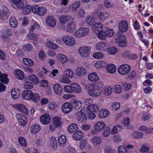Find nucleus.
Listing matches in <instances>:
<instances>
[{"label": "nucleus", "instance_id": "obj_1", "mask_svg": "<svg viewBox=\"0 0 153 153\" xmlns=\"http://www.w3.org/2000/svg\"><path fill=\"white\" fill-rule=\"evenodd\" d=\"M90 89L88 91V94L90 96L97 97L100 96L101 90L104 86V83L101 81L98 82L94 84L89 85Z\"/></svg>", "mask_w": 153, "mask_h": 153}, {"label": "nucleus", "instance_id": "obj_2", "mask_svg": "<svg viewBox=\"0 0 153 153\" xmlns=\"http://www.w3.org/2000/svg\"><path fill=\"white\" fill-rule=\"evenodd\" d=\"M77 119L81 123L86 121V108L84 107L81 111L78 112L77 114Z\"/></svg>", "mask_w": 153, "mask_h": 153}, {"label": "nucleus", "instance_id": "obj_3", "mask_svg": "<svg viewBox=\"0 0 153 153\" xmlns=\"http://www.w3.org/2000/svg\"><path fill=\"white\" fill-rule=\"evenodd\" d=\"M131 70L130 67L128 65H123L120 66L118 69L119 74L124 75L127 74Z\"/></svg>", "mask_w": 153, "mask_h": 153}, {"label": "nucleus", "instance_id": "obj_4", "mask_svg": "<svg viewBox=\"0 0 153 153\" xmlns=\"http://www.w3.org/2000/svg\"><path fill=\"white\" fill-rule=\"evenodd\" d=\"M128 24L125 20H121L118 24V27L119 31L121 32H125L128 29Z\"/></svg>", "mask_w": 153, "mask_h": 153}, {"label": "nucleus", "instance_id": "obj_5", "mask_svg": "<svg viewBox=\"0 0 153 153\" xmlns=\"http://www.w3.org/2000/svg\"><path fill=\"white\" fill-rule=\"evenodd\" d=\"M62 40L67 45L69 46H72L75 43L74 38L69 35L64 36L62 38Z\"/></svg>", "mask_w": 153, "mask_h": 153}, {"label": "nucleus", "instance_id": "obj_6", "mask_svg": "<svg viewBox=\"0 0 153 153\" xmlns=\"http://www.w3.org/2000/svg\"><path fill=\"white\" fill-rule=\"evenodd\" d=\"M73 108L72 104L69 102L65 103L62 105V110L63 112L68 114L72 110Z\"/></svg>", "mask_w": 153, "mask_h": 153}, {"label": "nucleus", "instance_id": "obj_7", "mask_svg": "<svg viewBox=\"0 0 153 153\" xmlns=\"http://www.w3.org/2000/svg\"><path fill=\"white\" fill-rule=\"evenodd\" d=\"M40 121L43 125H47L51 122V117L48 114H45L42 115L40 117Z\"/></svg>", "mask_w": 153, "mask_h": 153}, {"label": "nucleus", "instance_id": "obj_8", "mask_svg": "<svg viewBox=\"0 0 153 153\" xmlns=\"http://www.w3.org/2000/svg\"><path fill=\"white\" fill-rule=\"evenodd\" d=\"M106 126L105 123L102 121L96 122L94 124V127L95 130L100 131L103 130Z\"/></svg>", "mask_w": 153, "mask_h": 153}, {"label": "nucleus", "instance_id": "obj_9", "mask_svg": "<svg viewBox=\"0 0 153 153\" xmlns=\"http://www.w3.org/2000/svg\"><path fill=\"white\" fill-rule=\"evenodd\" d=\"M33 92L30 90H26L22 93L23 99L26 100H30L33 97Z\"/></svg>", "mask_w": 153, "mask_h": 153}, {"label": "nucleus", "instance_id": "obj_10", "mask_svg": "<svg viewBox=\"0 0 153 153\" xmlns=\"http://www.w3.org/2000/svg\"><path fill=\"white\" fill-rule=\"evenodd\" d=\"M73 19L68 21L66 24V30H64L65 31L69 32H72L76 29L75 24L73 23Z\"/></svg>", "mask_w": 153, "mask_h": 153}, {"label": "nucleus", "instance_id": "obj_11", "mask_svg": "<svg viewBox=\"0 0 153 153\" xmlns=\"http://www.w3.org/2000/svg\"><path fill=\"white\" fill-rule=\"evenodd\" d=\"M46 22L48 25L51 27H54L56 24V19L52 16H48L46 19Z\"/></svg>", "mask_w": 153, "mask_h": 153}, {"label": "nucleus", "instance_id": "obj_12", "mask_svg": "<svg viewBox=\"0 0 153 153\" xmlns=\"http://www.w3.org/2000/svg\"><path fill=\"white\" fill-rule=\"evenodd\" d=\"M103 25L101 22L96 23L94 25L93 30L94 33L97 34L98 32L102 31L103 30Z\"/></svg>", "mask_w": 153, "mask_h": 153}, {"label": "nucleus", "instance_id": "obj_13", "mask_svg": "<svg viewBox=\"0 0 153 153\" xmlns=\"http://www.w3.org/2000/svg\"><path fill=\"white\" fill-rule=\"evenodd\" d=\"M71 17L69 16H62L60 18L59 21L62 23V26L61 27V29L65 30V26H64V24L65 22H67L68 21H70L69 19L71 20Z\"/></svg>", "mask_w": 153, "mask_h": 153}, {"label": "nucleus", "instance_id": "obj_14", "mask_svg": "<svg viewBox=\"0 0 153 153\" xmlns=\"http://www.w3.org/2000/svg\"><path fill=\"white\" fill-rule=\"evenodd\" d=\"M86 33L85 28H81L76 30L74 33L75 36L78 38H80L85 35Z\"/></svg>", "mask_w": 153, "mask_h": 153}, {"label": "nucleus", "instance_id": "obj_15", "mask_svg": "<svg viewBox=\"0 0 153 153\" xmlns=\"http://www.w3.org/2000/svg\"><path fill=\"white\" fill-rule=\"evenodd\" d=\"M71 90L72 93L75 92L76 93H79L82 91V90L80 85L75 83L71 84Z\"/></svg>", "mask_w": 153, "mask_h": 153}, {"label": "nucleus", "instance_id": "obj_16", "mask_svg": "<svg viewBox=\"0 0 153 153\" xmlns=\"http://www.w3.org/2000/svg\"><path fill=\"white\" fill-rule=\"evenodd\" d=\"M86 73L85 68L82 67L77 68L76 70V74L79 77L83 76Z\"/></svg>", "mask_w": 153, "mask_h": 153}, {"label": "nucleus", "instance_id": "obj_17", "mask_svg": "<svg viewBox=\"0 0 153 153\" xmlns=\"http://www.w3.org/2000/svg\"><path fill=\"white\" fill-rule=\"evenodd\" d=\"M109 111L108 110L103 109L100 110L98 113L99 118H103L107 117L109 114Z\"/></svg>", "mask_w": 153, "mask_h": 153}, {"label": "nucleus", "instance_id": "obj_18", "mask_svg": "<svg viewBox=\"0 0 153 153\" xmlns=\"http://www.w3.org/2000/svg\"><path fill=\"white\" fill-rule=\"evenodd\" d=\"M99 79V76L97 74L94 72L90 74L88 76V79L92 82L98 80Z\"/></svg>", "mask_w": 153, "mask_h": 153}, {"label": "nucleus", "instance_id": "obj_19", "mask_svg": "<svg viewBox=\"0 0 153 153\" xmlns=\"http://www.w3.org/2000/svg\"><path fill=\"white\" fill-rule=\"evenodd\" d=\"M41 130V127L38 124L32 125L30 128V131L31 133L35 134L39 132Z\"/></svg>", "mask_w": 153, "mask_h": 153}, {"label": "nucleus", "instance_id": "obj_20", "mask_svg": "<svg viewBox=\"0 0 153 153\" xmlns=\"http://www.w3.org/2000/svg\"><path fill=\"white\" fill-rule=\"evenodd\" d=\"M14 4L16 7L17 9H21L24 6L23 0H12Z\"/></svg>", "mask_w": 153, "mask_h": 153}, {"label": "nucleus", "instance_id": "obj_21", "mask_svg": "<svg viewBox=\"0 0 153 153\" xmlns=\"http://www.w3.org/2000/svg\"><path fill=\"white\" fill-rule=\"evenodd\" d=\"M20 94L19 90L17 88H13L11 91V94L13 99H17Z\"/></svg>", "mask_w": 153, "mask_h": 153}, {"label": "nucleus", "instance_id": "obj_22", "mask_svg": "<svg viewBox=\"0 0 153 153\" xmlns=\"http://www.w3.org/2000/svg\"><path fill=\"white\" fill-rule=\"evenodd\" d=\"M83 136L82 132L79 130L74 133L73 135V138L75 140H79L81 139Z\"/></svg>", "mask_w": 153, "mask_h": 153}, {"label": "nucleus", "instance_id": "obj_23", "mask_svg": "<svg viewBox=\"0 0 153 153\" xmlns=\"http://www.w3.org/2000/svg\"><path fill=\"white\" fill-rule=\"evenodd\" d=\"M14 73L17 79H22L24 77V72L20 69H17L15 70Z\"/></svg>", "mask_w": 153, "mask_h": 153}, {"label": "nucleus", "instance_id": "obj_24", "mask_svg": "<svg viewBox=\"0 0 153 153\" xmlns=\"http://www.w3.org/2000/svg\"><path fill=\"white\" fill-rule=\"evenodd\" d=\"M54 91L57 94H60L62 93V89L59 84H56L53 86Z\"/></svg>", "mask_w": 153, "mask_h": 153}, {"label": "nucleus", "instance_id": "obj_25", "mask_svg": "<svg viewBox=\"0 0 153 153\" xmlns=\"http://www.w3.org/2000/svg\"><path fill=\"white\" fill-rule=\"evenodd\" d=\"M106 71L109 73L113 74L116 70V66L115 65L111 64L108 65L106 67Z\"/></svg>", "mask_w": 153, "mask_h": 153}, {"label": "nucleus", "instance_id": "obj_26", "mask_svg": "<svg viewBox=\"0 0 153 153\" xmlns=\"http://www.w3.org/2000/svg\"><path fill=\"white\" fill-rule=\"evenodd\" d=\"M72 103H73V106L75 109H79L82 105V102L81 101L76 99L73 100Z\"/></svg>", "mask_w": 153, "mask_h": 153}, {"label": "nucleus", "instance_id": "obj_27", "mask_svg": "<svg viewBox=\"0 0 153 153\" xmlns=\"http://www.w3.org/2000/svg\"><path fill=\"white\" fill-rule=\"evenodd\" d=\"M9 23L10 26L13 28H16L18 25V22L14 16H12L10 18Z\"/></svg>", "mask_w": 153, "mask_h": 153}, {"label": "nucleus", "instance_id": "obj_28", "mask_svg": "<svg viewBox=\"0 0 153 153\" xmlns=\"http://www.w3.org/2000/svg\"><path fill=\"white\" fill-rule=\"evenodd\" d=\"M0 80L2 83L7 84L9 81V79L7 77V75L2 74L0 71Z\"/></svg>", "mask_w": 153, "mask_h": 153}, {"label": "nucleus", "instance_id": "obj_29", "mask_svg": "<svg viewBox=\"0 0 153 153\" xmlns=\"http://www.w3.org/2000/svg\"><path fill=\"white\" fill-rule=\"evenodd\" d=\"M58 60L62 63H66L68 61V59L67 56L64 54H59L58 55Z\"/></svg>", "mask_w": 153, "mask_h": 153}, {"label": "nucleus", "instance_id": "obj_30", "mask_svg": "<svg viewBox=\"0 0 153 153\" xmlns=\"http://www.w3.org/2000/svg\"><path fill=\"white\" fill-rule=\"evenodd\" d=\"M87 108L89 111L92 112H97L99 110L98 106L94 104H91L88 105L87 107Z\"/></svg>", "mask_w": 153, "mask_h": 153}, {"label": "nucleus", "instance_id": "obj_31", "mask_svg": "<svg viewBox=\"0 0 153 153\" xmlns=\"http://www.w3.org/2000/svg\"><path fill=\"white\" fill-rule=\"evenodd\" d=\"M78 128V126L76 123H73L70 125L68 128V131L70 133L76 131Z\"/></svg>", "mask_w": 153, "mask_h": 153}, {"label": "nucleus", "instance_id": "obj_32", "mask_svg": "<svg viewBox=\"0 0 153 153\" xmlns=\"http://www.w3.org/2000/svg\"><path fill=\"white\" fill-rule=\"evenodd\" d=\"M109 14L106 12H103L100 14L99 18L101 21H104L108 18Z\"/></svg>", "mask_w": 153, "mask_h": 153}, {"label": "nucleus", "instance_id": "obj_33", "mask_svg": "<svg viewBox=\"0 0 153 153\" xmlns=\"http://www.w3.org/2000/svg\"><path fill=\"white\" fill-rule=\"evenodd\" d=\"M104 94L106 96L110 95L112 91V88L111 86H107L103 89Z\"/></svg>", "mask_w": 153, "mask_h": 153}, {"label": "nucleus", "instance_id": "obj_34", "mask_svg": "<svg viewBox=\"0 0 153 153\" xmlns=\"http://www.w3.org/2000/svg\"><path fill=\"white\" fill-rule=\"evenodd\" d=\"M13 33V31L11 29H7L1 35L2 37L3 38L6 39L8 36L12 35Z\"/></svg>", "mask_w": 153, "mask_h": 153}, {"label": "nucleus", "instance_id": "obj_35", "mask_svg": "<svg viewBox=\"0 0 153 153\" xmlns=\"http://www.w3.org/2000/svg\"><path fill=\"white\" fill-rule=\"evenodd\" d=\"M106 65L105 63L103 61L101 60L97 61L95 64V66L97 69L104 67Z\"/></svg>", "mask_w": 153, "mask_h": 153}, {"label": "nucleus", "instance_id": "obj_36", "mask_svg": "<svg viewBox=\"0 0 153 153\" xmlns=\"http://www.w3.org/2000/svg\"><path fill=\"white\" fill-rule=\"evenodd\" d=\"M59 81L61 83L65 84H69L71 82L70 79L64 75H62L59 78Z\"/></svg>", "mask_w": 153, "mask_h": 153}, {"label": "nucleus", "instance_id": "obj_37", "mask_svg": "<svg viewBox=\"0 0 153 153\" xmlns=\"http://www.w3.org/2000/svg\"><path fill=\"white\" fill-rule=\"evenodd\" d=\"M80 2L78 1H75L72 3L71 5L72 11H75L76 9L80 7Z\"/></svg>", "mask_w": 153, "mask_h": 153}, {"label": "nucleus", "instance_id": "obj_38", "mask_svg": "<svg viewBox=\"0 0 153 153\" xmlns=\"http://www.w3.org/2000/svg\"><path fill=\"white\" fill-rule=\"evenodd\" d=\"M29 80L32 82L33 83L37 84L39 82L38 78L35 75L32 74L29 77Z\"/></svg>", "mask_w": 153, "mask_h": 153}, {"label": "nucleus", "instance_id": "obj_39", "mask_svg": "<svg viewBox=\"0 0 153 153\" xmlns=\"http://www.w3.org/2000/svg\"><path fill=\"white\" fill-rule=\"evenodd\" d=\"M22 10L24 14H28L32 11V6L30 5H26L23 8Z\"/></svg>", "mask_w": 153, "mask_h": 153}, {"label": "nucleus", "instance_id": "obj_40", "mask_svg": "<svg viewBox=\"0 0 153 153\" xmlns=\"http://www.w3.org/2000/svg\"><path fill=\"white\" fill-rule=\"evenodd\" d=\"M106 45V43L105 42H100L96 45V49L98 51H102L104 50Z\"/></svg>", "mask_w": 153, "mask_h": 153}, {"label": "nucleus", "instance_id": "obj_41", "mask_svg": "<svg viewBox=\"0 0 153 153\" xmlns=\"http://www.w3.org/2000/svg\"><path fill=\"white\" fill-rule=\"evenodd\" d=\"M17 106L18 109L21 112L25 114H27V109L24 105L18 104Z\"/></svg>", "mask_w": 153, "mask_h": 153}, {"label": "nucleus", "instance_id": "obj_42", "mask_svg": "<svg viewBox=\"0 0 153 153\" xmlns=\"http://www.w3.org/2000/svg\"><path fill=\"white\" fill-rule=\"evenodd\" d=\"M101 139L100 137L98 136H95L93 137L92 142L96 145H99L101 142Z\"/></svg>", "mask_w": 153, "mask_h": 153}, {"label": "nucleus", "instance_id": "obj_43", "mask_svg": "<svg viewBox=\"0 0 153 153\" xmlns=\"http://www.w3.org/2000/svg\"><path fill=\"white\" fill-rule=\"evenodd\" d=\"M126 36L123 35L117 34L115 37V41L117 43L125 40Z\"/></svg>", "mask_w": 153, "mask_h": 153}, {"label": "nucleus", "instance_id": "obj_44", "mask_svg": "<svg viewBox=\"0 0 153 153\" xmlns=\"http://www.w3.org/2000/svg\"><path fill=\"white\" fill-rule=\"evenodd\" d=\"M117 49L116 47L111 46L108 48V52L110 54H114L117 52Z\"/></svg>", "mask_w": 153, "mask_h": 153}, {"label": "nucleus", "instance_id": "obj_45", "mask_svg": "<svg viewBox=\"0 0 153 153\" xmlns=\"http://www.w3.org/2000/svg\"><path fill=\"white\" fill-rule=\"evenodd\" d=\"M143 136L142 133L136 131L132 134V136L134 138L140 139L142 138Z\"/></svg>", "mask_w": 153, "mask_h": 153}, {"label": "nucleus", "instance_id": "obj_46", "mask_svg": "<svg viewBox=\"0 0 153 153\" xmlns=\"http://www.w3.org/2000/svg\"><path fill=\"white\" fill-rule=\"evenodd\" d=\"M122 129V127L121 126L119 125L115 126L113 128L111 131V133L112 134H116L118 133L119 131H120Z\"/></svg>", "mask_w": 153, "mask_h": 153}, {"label": "nucleus", "instance_id": "obj_47", "mask_svg": "<svg viewBox=\"0 0 153 153\" xmlns=\"http://www.w3.org/2000/svg\"><path fill=\"white\" fill-rule=\"evenodd\" d=\"M136 75L135 71H132L127 74V79H133L135 78Z\"/></svg>", "mask_w": 153, "mask_h": 153}, {"label": "nucleus", "instance_id": "obj_48", "mask_svg": "<svg viewBox=\"0 0 153 153\" xmlns=\"http://www.w3.org/2000/svg\"><path fill=\"white\" fill-rule=\"evenodd\" d=\"M38 15L39 16H43L47 12L46 9L44 7H40L39 9Z\"/></svg>", "mask_w": 153, "mask_h": 153}, {"label": "nucleus", "instance_id": "obj_49", "mask_svg": "<svg viewBox=\"0 0 153 153\" xmlns=\"http://www.w3.org/2000/svg\"><path fill=\"white\" fill-rule=\"evenodd\" d=\"M97 35L98 38L102 40L105 39L107 37L105 32L102 30L98 32Z\"/></svg>", "mask_w": 153, "mask_h": 153}, {"label": "nucleus", "instance_id": "obj_50", "mask_svg": "<svg viewBox=\"0 0 153 153\" xmlns=\"http://www.w3.org/2000/svg\"><path fill=\"white\" fill-rule=\"evenodd\" d=\"M18 141L22 146L26 147L27 146V142L24 138L22 137H19L18 138Z\"/></svg>", "mask_w": 153, "mask_h": 153}, {"label": "nucleus", "instance_id": "obj_51", "mask_svg": "<svg viewBox=\"0 0 153 153\" xmlns=\"http://www.w3.org/2000/svg\"><path fill=\"white\" fill-rule=\"evenodd\" d=\"M79 52L82 57H85L86 53V47H81L79 49Z\"/></svg>", "mask_w": 153, "mask_h": 153}, {"label": "nucleus", "instance_id": "obj_52", "mask_svg": "<svg viewBox=\"0 0 153 153\" xmlns=\"http://www.w3.org/2000/svg\"><path fill=\"white\" fill-rule=\"evenodd\" d=\"M67 140V138L65 136L62 135L60 136L58 139V142L60 144H65Z\"/></svg>", "mask_w": 153, "mask_h": 153}, {"label": "nucleus", "instance_id": "obj_53", "mask_svg": "<svg viewBox=\"0 0 153 153\" xmlns=\"http://www.w3.org/2000/svg\"><path fill=\"white\" fill-rule=\"evenodd\" d=\"M53 124L57 128L61 124L60 120L58 117L53 118Z\"/></svg>", "mask_w": 153, "mask_h": 153}, {"label": "nucleus", "instance_id": "obj_54", "mask_svg": "<svg viewBox=\"0 0 153 153\" xmlns=\"http://www.w3.org/2000/svg\"><path fill=\"white\" fill-rule=\"evenodd\" d=\"M65 74L67 76L71 78L74 75V73L72 70L69 69H67L65 71Z\"/></svg>", "mask_w": 153, "mask_h": 153}, {"label": "nucleus", "instance_id": "obj_55", "mask_svg": "<svg viewBox=\"0 0 153 153\" xmlns=\"http://www.w3.org/2000/svg\"><path fill=\"white\" fill-rule=\"evenodd\" d=\"M103 3L105 7L107 8H111L114 5L113 3L110 2L108 0H104Z\"/></svg>", "mask_w": 153, "mask_h": 153}, {"label": "nucleus", "instance_id": "obj_56", "mask_svg": "<svg viewBox=\"0 0 153 153\" xmlns=\"http://www.w3.org/2000/svg\"><path fill=\"white\" fill-rule=\"evenodd\" d=\"M105 32L107 37H111L114 33V30L111 29H108Z\"/></svg>", "mask_w": 153, "mask_h": 153}, {"label": "nucleus", "instance_id": "obj_57", "mask_svg": "<svg viewBox=\"0 0 153 153\" xmlns=\"http://www.w3.org/2000/svg\"><path fill=\"white\" fill-rule=\"evenodd\" d=\"M27 119L25 116H23L22 119L18 121L19 125L22 126H25L27 124Z\"/></svg>", "mask_w": 153, "mask_h": 153}, {"label": "nucleus", "instance_id": "obj_58", "mask_svg": "<svg viewBox=\"0 0 153 153\" xmlns=\"http://www.w3.org/2000/svg\"><path fill=\"white\" fill-rule=\"evenodd\" d=\"M40 28V26L37 22L34 23L33 25H32L29 29L30 32H33L35 29H39Z\"/></svg>", "mask_w": 153, "mask_h": 153}, {"label": "nucleus", "instance_id": "obj_59", "mask_svg": "<svg viewBox=\"0 0 153 153\" xmlns=\"http://www.w3.org/2000/svg\"><path fill=\"white\" fill-rule=\"evenodd\" d=\"M23 60L24 63L26 65L31 66L33 64L32 61L29 59L25 58Z\"/></svg>", "mask_w": 153, "mask_h": 153}, {"label": "nucleus", "instance_id": "obj_60", "mask_svg": "<svg viewBox=\"0 0 153 153\" xmlns=\"http://www.w3.org/2000/svg\"><path fill=\"white\" fill-rule=\"evenodd\" d=\"M114 92L117 94L120 93L122 91L121 86L120 85H115L114 88Z\"/></svg>", "mask_w": 153, "mask_h": 153}, {"label": "nucleus", "instance_id": "obj_61", "mask_svg": "<svg viewBox=\"0 0 153 153\" xmlns=\"http://www.w3.org/2000/svg\"><path fill=\"white\" fill-rule=\"evenodd\" d=\"M132 23L133 26L135 30H137L140 29V26L139 23L137 20L133 22Z\"/></svg>", "mask_w": 153, "mask_h": 153}, {"label": "nucleus", "instance_id": "obj_62", "mask_svg": "<svg viewBox=\"0 0 153 153\" xmlns=\"http://www.w3.org/2000/svg\"><path fill=\"white\" fill-rule=\"evenodd\" d=\"M127 152L126 148L124 146H120L118 147V153H127Z\"/></svg>", "mask_w": 153, "mask_h": 153}, {"label": "nucleus", "instance_id": "obj_63", "mask_svg": "<svg viewBox=\"0 0 153 153\" xmlns=\"http://www.w3.org/2000/svg\"><path fill=\"white\" fill-rule=\"evenodd\" d=\"M31 99L33 101H34L36 102H37L40 99V96L38 94L36 93L33 94V97Z\"/></svg>", "mask_w": 153, "mask_h": 153}, {"label": "nucleus", "instance_id": "obj_64", "mask_svg": "<svg viewBox=\"0 0 153 153\" xmlns=\"http://www.w3.org/2000/svg\"><path fill=\"white\" fill-rule=\"evenodd\" d=\"M93 57L97 59H101L103 57V54L102 53L97 52L94 53L93 56Z\"/></svg>", "mask_w": 153, "mask_h": 153}]
</instances>
